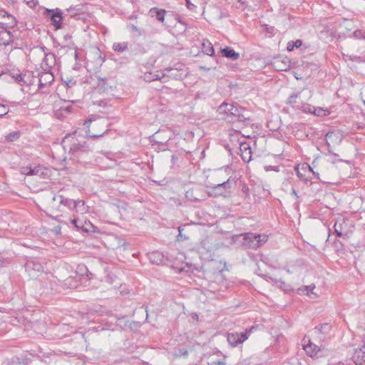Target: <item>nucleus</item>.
I'll return each instance as SVG.
<instances>
[{
    "label": "nucleus",
    "instance_id": "12",
    "mask_svg": "<svg viewBox=\"0 0 365 365\" xmlns=\"http://www.w3.org/2000/svg\"><path fill=\"white\" fill-rule=\"evenodd\" d=\"M264 139L262 137L259 140H252L253 146H252V160H256L258 158L264 157L267 155V151L265 150L264 147L262 146V149L257 148V143L262 144V145L264 143Z\"/></svg>",
    "mask_w": 365,
    "mask_h": 365
},
{
    "label": "nucleus",
    "instance_id": "55",
    "mask_svg": "<svg viewBox=\"0 0 365 365\" xmlns=\"http://www.w3.org/2000/svg\"><path fill=\"white\" fill-rule=\"evenodd\" d=\"M336 161L341 162V161H344V160H341V159L332 160H331V163H335Z\"/></svg>",
    "mask_w": 365,
    "mask_h": 365
},
{
    "label": "nucleus",
    "instance_id": "41",
    "mask_svg": "<svg viewBox=\"0 0 365 365\" xmlns=\"http://www.w3.org/2000/svg\"><path fill=\"white\" fill-rule=\"evenodd\" d=\"M264 170L268 172L273 170L274 172H279V166H272V165H265Z\"/></svg>",
    "mask_w": 365,
    "mask_h": 365
},
{
    "label": "nucleus",
    "instance_id": "20",
    "mask_svg": "<svg viewBox=\"0 0 365 365\" xmlns=\"http://www.w3.org/2000/svg\"><path fill=\"white\" fill-rule=\"evenodd\" d=\"M65 224L68 225L69 222L76 228L77 230L88 231V229L84 227V224L76 215L73 217H68L67 221H63Z\"/></svg>",
    "mask_w": 365,
    "mask_h": 365
},
{
    "label": "nucleus",
    "instance_id": "62",
    "mask_svg": "<svg viewBox=\"0 0 365 365\" xmlns=\"http://www.w3.org/2000/svg\"><path fill=\"white\" fill-rule=\"evenodd\" d=\"M327 146H328V147H329V146H330V144H329V143H328V142H327Z\"/></svg>",
    "mask_w": 365,
    "mask_h": 365
},
{
    "label": "nucleus",
    "instance_id": "39",
    "mask_svg": "<svg viewBox=\"0 0 365 365\" xmlns=\"http://www.w3.org/2000/svg\"><path fill=\"white\" fill-rule=\"evenodd\" d=\"M276 31L274 26H269L268 25L264 26V31L269 34V37L273 36Z\"/></svg>",
    "mask_w": 365,
    "mask_h": 365
},
{
    "label": "nucleus",
    "instance_id": "11",
    "mask_svg": "<svg viewBox=\"0 0 365 365\" xmlns=\"http://www.w3.org/2000/svg\"><path fill=\"white\" fill-rule=\"evenodd\" d=\"M217 111L220 114H224L227 116L239 115L238 108L230 103H223L219 106Z\"/></svg>",
    "mask_w": 365,
    "mask_h": 365
},
{
    "label": "nucleus",
    "instance_id": "51",
    "mask_svg": "<svg viewBox=\"0 0 365 365\" xmlns=\"http://www.w3.org/2000/svg\"><path fill=\"white\" fill-rule=\"evenodd\" d=\"M27 4L30 6V7H34L36 5V2L34 0H32L31 1H28Z\"/></svg>",
    "mask_w": 365,
    "mask_h": 365
},
{
    "label": "nucleus",
    "instance_id": "32",
    "mask_svg": "<svg viewBox=\"0 0 365 365\" xmlns=\"http://www.w3.org/2000/svg\"><path fill=\"white\" fill-rule=\"evenodd\" d=\"M106 81H107L106 78H98V87L101 90H103V91H106L108 90V85L106 83Z\"/></svg>",
    "mask_w": 365,
    "mask_h": 365
},
{
    "label": "nucleus",
    "instance_id": "23",
    "mask_svg": "<svg viewBox=\"0 0 365 365\" xmlns=\"http://www.w3.org/2000/svg\"><path fill=\"white\" fill-rule=\"evenodd\" d=\"M220 53L223 56L232 60H237L240 56L238 53H236L232 48L230 47H226L221 49Z\"/></svg>",
    "mask_w": 365,
    "mask_h": 365
},
{
    "label": "nucleus",
    "instance_id": "60",
    "mask_svg": "<svg viewBox=\"0 0 365 365\" xmlns=\"http://www.w3.org/2000/svg\"><path fill=\"white\" fill-rule=\"evenodd\" d=\"M252 331H253V330H255V329H257V327H255V326L252 325Z\"/></svg>",
    "mask_w": 365,
    "mask_h": 365
},
{
    "label": "nucleus",
    "instance_id": "4",
    "mask_svg": "<svg viewBox=\"0 0 365 365\" xmlns=\"http://www.w3.org/2000/svg\"><path fill=\"white\" fill-rule=\"evenodd\" d=\"M206 187L208 195L213 197L225 196L230 192L231 189L230 180L213 185H207Z\"/></svg>",
    "mask_w": 365,
    "mask_h": 365
},
{
    "label": "nucleus",
    "instance_id": "27",
    "mask_svg": "<svg viewBox=\"0 0 365 365\" xmlns=\"http://www.w3.org/2000/svg\"><path fill=\"white\" fill-rule=\"evenodd\" d=\"M167 74L166 73H162V75L160 74H152L149 73L148 75L145 74V79L147 81H155V80H161L163 78H164Z\"/></svg>",
    "mask_w": 365,
    "mask_h": 365
},
{
    "label": "nucleus",
    "instance_id": "57",
    "mask_svg": "<svg viewBox=\"0 0 365 365\" xmlns=\"http://www.w3.org/2000/svg\"><path fill=\"white\" fill-rule=\"evenodd\" d=\"M331 135V133H327L326 134V137H330Z\"/></svg>",
    "mask_w": 365,
    "mask_h": 365
},
{
    "label": "nucleus",
    "instance_id": "63",
    "mask_svg": "<svg viewBox=\"0 0 365 365\" xmlns=\"http://www.w3.org/2000/svg\"><path fill=\"white\" fill-rule=\"evenodd\" d=\"M63 214H61V215H58L57 217H63Z\"/></svg>",
    "mask_w": 365,
    "mask_h": 365
},
{
    "label": "nucleus",
    "instance_id": "31",
    "mask_svg": "<svg viewBox=\"0 0 365 365\" xmlns=\"http://www.w3.org/2000/svg\"><path fill=\"white\" fill-rule=\"evenodd\" d=\"M6 19L7 21L4 22V24L9 25L10 27H14L16 25L17 21L16 20V18L14 16L8 14ZM0 24L3 23L0 22Z\"/></svg>",
    "mask_w": 365,
    "mask_h": 365
},
{
    "label": "nucleus",
    "instance_id": "30",
    "mask_svg": "<svg viewBox=\"0 0 365 365\" xmlns=\"http://www.w3.org/2000/svg\"><path fill=\"white\" fill-rule=\"evenodd\" d=\"M313 113L317 116H327L329 114V111L328 110H324L322 108H313Z\"/></svg>",
    "mask_w": 365,
    "mask_h": 365
},
{
    "label": "nucleus",
    "instance_id": "61",
    "mask_svg": "<svg viewBox=\"0 0 365 365\" xmlns=\"http://www.w3.org/2000/svg\"><path fill=\"white\" fill-rule=\"evenodd\" d=\"M183 355H187V351H185L182 354Z\"/></svg>",
    "mask_w": 365,
    "mask_h": 365
},
{
    "label": "nucleus",
    "instance_id": "54",
    "mask_svg": "<svg viewBox=\"0 0 365 365\" xmlns=\"http://www.w3.org/2000/svg\"><path fill=\"white\" fill-rule=\"evenodd\" d=\"M132 31H138V29L137 26L133 25L132 26Z\"/></svg>",
    "mask_w": 365,
    "mask_h": 365
},
{
    "label": "nucleus",
    "instance_id": "7",
    "mask_svg": "<svg viewBox=\"0 0 365 365\" xmlns=\"http://www.w3.org/2000/svg\"><path fill=\"white\" fill-rule=\"evenodd\" d=\"M251 329H246L245 332L228 333L227 336L228 343L233 347L242 344L248 339L247 333H249Z\"/></svg>",
    "mask_w": 365,
    "mask_h": 365
},
{
    "label": "nucleus",
    "instance_id": "17",
    "mask_svg": "<svg viewBox=\"0 0 365 365\" xmlns=\"http://www.w3.org/2000/svg\"><path fill=\"white\" fill-rule=\"evenodd\" d=\"M56 63V56L52 53L45 54V57L42 62L41 68L43 70H50Z\"/></svg>",
    "mask_w": 365,
    "mask_h": 365
},
{
    "label": "nucleus",
    "instance_id": "46",
    "mask_svg": "<svg viewBox=\"0 0 365 365\" xmlns=\"http://www.w3.org/2000/svg\"><path fill=\"white\" fill-rule=\"evenodd\" d=\"M302 45V41L300 39H297L295 41H294V48H298L301 47Z\"/></svg>",
    "mask_w": 365,
    "mask_h": 365
},
{
    "label": "nucleus",
    "instance_id": "19",
    "mask_svg": "<svg viewBox=\"0 0 365 365\" xmlns=\"http://www.w3.org/2000/svg\"><path fill=\"white\" fill-rule=\"evenodd\" d=\"M287 104L297 110H301L303 108V103L299 98V93H292L287 99Z\"/></svg>",
    "mask_w": 365,
    "mask_h": 365
},
{
    "label": "nucleus",
    "instance_id": "44",
    "mask_svg": "<svg viewBox=\"0 0 365 365\" xmlns=\"http://www.w3.org/2000/svg\"><path fill=\"white\" fill-rule=\"evenodd\" d=\"M297 177L302 181L307 182L308 180L307 179L304 177V175L299 170V169H297Z\"/></svg>",
    "mask_w": 365,
    "mask_h": 365
},
{
    "label": "nucleus",
    "instance_id": "59",
    "mask_svg": "<svg viewBox=\"0 0 365 365\" xmlns=\"http://www.w3.org/2000/svg\"><path fill=\"white\" fill-rule=\"evenodd\" d=\"M171 70H172V69H171L170 68H165V71H168H168H170Z\"/></svg>",
    "mask_w": 365,
    "mask_h": 365
},
{
    "label": "nucleus",
    "instance_id": "3",
    "mask_svg": "<svg viewBox=\"0 0 365 365\" xmlns=\"http://www.w3.org/2000/svg\"><path fill=\"white\" fill-rule=\"evenodd\" d=\"M63 148L69 149V153L76 158L89 150L85 141H80L73 135L66 136L63 140Z\"/></svg>",
    "mask_w": 365,
    "mask_h": 365
},
{
    "label": "nucleus",
    "instance_id": "8",
    "mask_svg": "<svg viewBox=\"0 0 365 365\" xmlns=\"http://www.w3.org/2000/svg\"><path fill=\"white\" fill-rule=\"evenodd\" d=\"M38 76L39 89H43L44 87H46L54 80L53 74L50 70H43V71L38 73Z\"/></svg>",
    "mask_w": 365,
    "mask_h": 365
},
{
    "label": "nucleus",
    "instance_id": "14",
    "mask_svg": "<svg viewBox=\"0 0 365 365\" xmlns=\"http://www.w3.org/2000/svg\"><path fill=\"white\" fill-rule=\"evenodd\" d=\"M351 359L355 365H365V344L355 350Z\"/></svg>",
    "mask_w": 365,
    "mask_h": 365
},
{
    "label": "nucleus",
    "instance_id": "15",
    "mask_svg": "<svg viewBox=\"0 0 365 365\" xmlns=\"http://www.w3.org/2000/svg\"><path fill=\"white\" fill-rule=\"evenodd\" d=\"M250 233H245L239 235H236L234 237L235 242L249 249L251 247V237H250Z\"/></svg>",
    "mask_w": 365,
    "mask_h": 365
},
{
    "label": "nucleus",
    "instance_id": "25",
    "mask_svg": "<svg viewBox=\"0 0 365 365\" xmlns=\"http://www.w3.org/2000/svg\"><path fill=\"white\" fill-rule=\"evenodd\" d=\"M128 48V43L127 41L115 42L112 46V49L118 53H123Z\"/></svg>",
    "mask_w": 365,
    "mask_h": 365
},
{
    "label": "nucleus",
    "instance_id": "13",
    "mask_svg": "<svg viewBox=\"0 0 365 365\" xmlns=\"http://www.w3.org/2000/svg\"><path fill=\"white\" fill-rule=\"evenodd\" d=\"M303 349L311 357L315 356L319 351V347L312 343L310 339H303Z\"/></svg>",
    "mask_w": 365,
    "mask_h": 365
},
{
    "label": "nucleus",
    "instance_id": "36",
    "mask_svg": "<svg viewBox=\"0 0 365 365\" xmlns=\"http://www.w3.org/2000/svg\"><path fill=\"white\" fill-rule=\"evenodd\" d=\"M344 56H346L347 59H349V61H351L353 62L360 63L362 61V58L359 56L349 55V54H346V55L344 54Z\"/></svg>",
    "mask_w": 365,
    "mask_h": 365
},
{
    "label": "nucleus",
    "instance_id": "6",
    "mask_svg": "<svg viewBox=\"0 0 365 365\" xmlns=\"http://www.w3.org/2000/svg\"><path fill=\"white\" fill-rule=\"evenodd\" d=\"M46 16L50 19L51 24L55 30L61 28V21L63 19L62 12L60 9H46Z\"/></svg>",
    "mask_w": 365,
    "mask_h": 365
},
{
    "label": "nucleus",
    "instance_id": "50",
    "mask_svg": "<svg viewBox=\"0 0 365 365\" xmlns=\"http://www.w3.org/2000/svg\"><path fill=\"white\" fill-rule=\"evenodd\" d=\"M361 98L364 103L365 104V89L364 90L363 92L361 93Z\"/></svg>",
    "mask_w": 365,
    "mask_h": 365
},
{
    "label": "nucleus",
    "instance_id": "38",
    "mask_svg": "<svg viewBox=\"0 0 365 365\" xmlns=\"http://www.w3.org/2000/svg\"><path fill=\"white\" fill-rule=\"evenodd\" d=\"M9 112V107L7 105L0 104V117H3Z\"/></svg>",
    "mask_w": 365,
    "mask_h": 365
},
{
    "label": "nucleus",
    "instance_id": "45",
    "mask_svg": "<svg viewBox=\"0 0 365 365\" xmlns=\"http://www.w3.org/2000/svg\"><path fill=\"white\" fill-rule=\"evenodd\" d=\"M294 41H289L287 45V50L288 51H292L294 50Z\"/></svg>",
    "mask_w": 365,
    "mask_h": 365
},
{
    "label": "nucleus",
    "instance_id": "21",
    "mask_svg": "<svg viewBox=\"0 0 365 365\" xmlns=\"http://www.w3.org/2000/svg\"><path fill=\"white\" fill-rule=\"evenodd\" d=\"M202 52L208 56H212L215 54V50L211 42L207 39H203L202 42Z\"/></svg>",
    "mask_w": 365,
    "mask_h": 365
},
{
    "label": "nucleus",
    "instance_id": "5",
    "mask_svg": "<svg viewBox=\"0 0 365 365\" xmlns=\"http://www.w3.org/2000/svg\"><path fill=\"white\" fill-rule=\"evenodd\" d=\"M48 169L41 165H29L21 166L20 173L26 175H36L44 178L48 175Z\"/></svg>",
    "mask_w": 365,
    "mask_h": 365
},
{
    "label": "nucleus",
    "instance_id": "1",
    "mask_svg": "<svg viewBox=\"0 0 365 365\" xmlns=\"http://www.w3.org/2000/svg\"><path fill=\"white\" fill-rule=\"evenodd\" d=\"M84 125L88 129L87 135L91 138L103 137L109 130L108 120L97 115H93L88 118Z\"/></svg>",
    "mask_w": 365,
    "mask_h": 365
},
{
    "label": "nucleus",
    "instance_id": "29",
    "mask_svg": "<svg viewBox=\"0 0 365 365\" xmlns=\"http://www.w3.org/2000/svg\"><path fill=\"white\" fill-rule=\"evenodd\" d=\"M315 288V286L314 284L309 285V286H304L301 288H299L297 290V292L299 294L304 293L307 295H309V292H312V290Z\"/></svg>",
    "mask_w": 365,
    "mask_h": 365
},
{
    "label": "nucleus",
    "instance_id": "53",
    "mask_svg": "<svg viewBox=\"0 0 365 365\" xmlns=\"http://www.w3.org/2000/svg\"><path fill=\"white\" fill-rule=\"evenodd\" d=\"M292 195H294V196H296V197H298V196H297V191L295 190V189H294V188H292Z\"/></svg>",
    "mask_w": 365,
    "mask_h": 365
},
{
    "label": "nucleus",
    "instance_id": "10",
    "mask_svg": "<svg viewBox=\"0 0 365 365\" xmlns=\"http://www.w3.org/2000/svg\"><path fill=\"white\" fill-rule=\"evenodd\" d=\"M269 236L267 233H258L252 231V250L261 248L268 242Z\"/></svg>",
    "mask_w": 365,
    "mask_h": 365
},
{
    "label": "nucleus",
    "instance_id": "28",
    "mask_svg": "<svg viewBox=\"0 0 365 365\" xmlns=\"http://www.w3.org/2000/svg\"><path fill=\"white\" fill-rule=\"evenodd\" d=\"M10 75L18 83H21L24 81L23 75L19 71H11Z\"/></svg>",
    "mask_w": 365,
    "mask_h": 365
},
{
    "label": "nucleus",
    "instance_id": "42",
    "mask_svg": "<svg viewBox=\"0 0 365 365\" xmlns=\"http://www.w3.org/2000/svg\"><path fill=\"white\" fill-rule=\"evenodd\" d=\"M182 228L181 227H178V232H179V234L177 236V240L178 241H182L184 240H187L188 237H185V236H183L182 235Z\"/></svg>",
    "mask_w": 365,
    "mask_h": 365
},
{
    "label": "nucleus",
    "instance_id": "16",
    "mask_svg": "<svg viewBox=\"0 0 365 365\" xmlns=\"http://www.w3.org/2000/svg\"><path fill=\"white\" fill-rule=\"evenodd\" d=\"M240 151L242 159L245 163L251 161V145L249 143H241L240 145Z\"/></svg>",
    "mask_w": 365,
    "mask_h": 365
},
{
    "label": "nucleus",
    "instance_id": "64",
    "mask_svg": "<svg viewBox=\"0 0 365 365\" xmlns=\"http://www.w3.org/2000/svg\"><path fill=\"white\" fill-rule=\"evenodd\" d=\"M77 56H78L77 53H76V52H75V57L76 58V57H77Z\"/></svg>",
    "mask_w": 365,
    "mask_h": 365
},
{
    "label": "nucleus",
    "instance_id": "9",
    "mask_svg": "<svg viewBox=\"0 0 365 365\" xmlns=\"http://www.w3.org/2000/svg\"><path fill=\"white\" fill-rule=\"evenodd\" d=\"M25 269L31 277H36L38 273L43 272L41 264L37 261L29 260L25 264Z\"/></svg>",
    "mask_w": 365,
    "mask_h": 365
},
{
    "label": "nucleus",
    "instance_id": "2",
    "mask_svg": "<svg viewBox=\"0 0 365 365\" xmlns=\"http://www.w3.org/2000/svg\"><path fill=\"white\" fill-rule=\"evenodd\" d=\"M58 200L59 205L58 210L60 212H66V210L72 211L76 215H84L89 211V207L86 205L85 201L82 200H72L62 195L54 196L53 200Z\"/></svg>",
    "mask_w": 365,
    "mask_h": 365
},
{
    "label": "nucleus",
    "instance_id": "49",
    "mask_svg": "<svg viewBox=\"0 0 365 365\" xmlns=\"http://www.w3.org/2000/svg\"><path fill=\"white\" fill-rule=\"evenodd\" d=\"M176 19L178 23L183 25L185 27L186 26V23L184 21H182L180 16H178Z\"/></svg>",
    "mask_w": 365,
    "mask_h": 365
},
{
    "label": "nucleus",
    "instance_id": "40",
    "mask_svg": "<svg viewBox=\"0 0 365 365\" xmlns=\"http://www.w3.org/2000/svg\"><path fill=\"white\" fill-rule=\"evenodd\" d=\"M334 244L337 252L343 251L344 250L343 244L339 240H336Z\"/></svg>",
    "mask_w": 365,
    "mask_h": 365
},
{
    "label": "nucleus",
    "instance_id": "18",
    "mask_svg": "<svg viewBox=\"0 0 365 365\" xmlns=\"http://www.w3.org/2000/svg\"><path fill=\"white\" fill-rule=\"evenodd\" d=\"M272 66L276 70L281 71H286L290 68L289 61L287 59L281 60L280 57L274 58Z\"/></svg>",
    "mask_w": 365,
    "mask_h": 365
},
{
    "label": "nucleus",
    "instance_id": "34",
    "mask_svg": "<svg viewBox=\"0 0 365 365\" xmlns=\"http://www.w3.org/2000/svg\"><path fill=\"white\" fill-rule=\"evenodd\" d=\"M334 233L336 235L339 237H342L343 239H345V237L346 236V234H343L341 232V225L339 227L337 226L336 223L334 226Z\"/></svg>",
    "mask_w": 365,
    "mask_h": 365
},
{
    "label": "nucleus",
    "instance_id": "43",
    "mask_svg": "<svg viewBox=\"0 0 365 365\" xmlns=\"http://www.w3.org/2000/svg\"><path fill=\"white\" fill-rule=\"evenodd\" d=\"M312 108H311L309 105L303 104V108L301 110H302L305 113H313Z\"/></svg>",
    "mask_w": 365,
    "mask_h": 365
},
{
    "label": "nucleus",
    "instance_id": "33",
    "mask_svg": "<svg viewBox=\"0 0 365 365\" xmlns=\"http://www.w3.org/2000/svg\"><path fill=\"white\" fill-rule=\"evenodd\" d=\"M352 36L354 38L356 39H365V33L359 29L354 31L352 34Z\"/></svg>",
    "mask_w": 365,
    "mask_h": 365
},
{
    "label": "nucleus",
    "instance_id": "22",
    "mask_svg": "<svg viewBox=\"0 0 365 365\" xmlns=\"http://www.w3.org/2000/svg\"><path fill=\"white\" fill-rule=\"evenodd\" d=\"M0 40L1 41V43L4 45H9L11 42H13V35L11 31L4 30L0 33Z\"/></svg>",
    "mask_w": 365,
    "mask_h": 365
},
{
    "label": "nucleus",
    "instance_id": "37",
    "mask_svg": "<svg viewBox=\"0 0 365 365\" xmlns=\"http://www.w3.org/2000/svg\"><path fill=\"white\" fill-rule=\"evenodd\" d=\"M71 43H72V42H71V36L69 35V34L64 35L63 46V47H69Z\"/></svg>",
    "mask_w": 365,
    "mask_h": 365
},
{
    "label": "nucleus",
    "instance_id": "26",
    "mask_svg": "<svg viewBox=\"0 0 365 365\" xmlns=\"http://www.w3.org/2000/svg\"><path fill=\"white\" fill-rule=\"evenodd\" d=\"M331 325L329 324V323L319 324L314 328L316 331H318L319 333L322 334H328L331 331Z\"/></svg>",
    "mask_w": 365,
    "mask_h": 365
},
{
    "label": "nucleus",
    "instance_id": "56",
    "mask_svg": "<svg viewBox=\"0 0 365 365\" xmlns=\"http://www.w3.org/2000/svg\"><path fill=\"white\" fill-rule=\"evenodd\" d=\"M307 167H308L309 170L311 172H312V173H313V174H314V175L316 174V173H315V172L312 170V168L309 165H307Z\"/></svg>",
    "mask_w": 365,
    "mask_h": 365
},
{
    "label": "nucleus",
    "instance_id": "58",
    "mask_svg": "<svg viewBox=\"0 0 365 365\" xmlns=\"http://www.w3.org/2000/svg\"><path fill=\"white\" fill-rule=\"evenodd\" d=\"M282 337H283V336H282V335H278V336H277V340H279V339H280V338H282Z\"/></svg>",
    "mask_w": 365,
    "mask_h": 365
},
{
    "label": "nucleus",
    "instance_id": "52",
    "mask_svg": "<svg viewBox=\"0 0 365 365\" xmlns=\"http://www.w3.org/2000/svg\"><path fill=\"white\" fill-rule=\"evenodd\" d=\"M79 269H80V271H81V272H83V270H86V272H88V270L87 267H84V266H83V267H79Z\"/></svg>",
    "mask_w": 365,
    "mask_h": 365
},
{
    "label": "nucleus",
    "instance_id": "24",
    "mask_svg": "<svg viewBox=\"0 0 365 365\" xmlns=\"http://www.w3.org/2000/svg\"><path fill=\"white\" fill-rule=\"evenodd\" d=\"M166 11L164 9H159L158 8H152L150 10V14L152 16H155L158 21L163 22Z\"/></svg>",
    "mask_w": 365,
    "mask_h": 365
},
{
    "label": "nucleus",
    "instance_id": "47",
    "mask_svg": "<svg viewBox=\"0 0 365 365\" xmlns=\"http://www.w3.org/2000/svg\"><path fill=\"white\" fill-rule=\"evenodd\" d=\"M185 1H186V4H187V7L190 10H193L196 7L194 4H191L190 0H185Z\"/></svg>",
    "mask_w": 365,
    "mask_h": 365
},
{
    "label": "nucleus",
    "instance_id": "35",
    "mask_svg": "<svg viewBox=\"0 0 365 365\" xmlns=\"http://www.w3.org/2000/svg\"><path fill=\"white\" fill-rule=\"evenodd\" d=\"M19 138V133L17 132H12L6 136V140L9 142H13Z\"/></svg>",
    "mask_w": 365,
    "mask_h": 365
},
{
    "label": "nucleus",
    "instance_id": "48",
    "mask_svg": "<svg viewBox=\"0 0 365 365\" xmlns=\"http://www.w3.org/2000/svg\"><path fill=\"white\" fill-rule=\"evenodd\" d=\"M8 13L4 10H0V18H6Z\"/></svg>",
    "mask_w": 365,
    "mask_h": 365
}]
</instances>
